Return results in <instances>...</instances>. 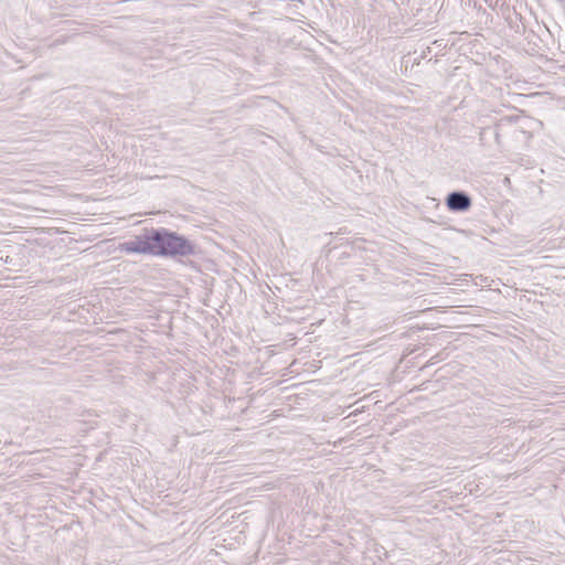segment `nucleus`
Segmentation results:
<instances>
[{
	"label": "nucleus",
	"mask_w": 565,
	"mask_h": 565,
	"mask_svg": "<svg viewBox=\"0 0 565 565\" xmlns=\"http://www.w3.org/2000/svg\"><path fill=\"white\" fill-rule=\"evenodd\" d=\"M154 256L183 258L196 254V245L185 236L164 227L154 228Z\"/></svg>",
	"instance_id": "nucleus-1"
},
{
	"label": "nucleus",
	"mask_w": 565,
	"mask_h": 565,
	"mask_svg": "<svg viewBox=\"0 0 565 565\" xmlns=\"http://www.w3.org/2000/svg\"><path fill=\"white\" fill-rule=\"evenodd\" d=\"M154 227L143 228L142 233L132 239L119 244L118 249L125 254H142L154 256Z\"/></svg>",
	"instance_id": "nucleus-2"
},
{
	"label": "nucleus",
	"mask_w": 565,
	"mask_h": 565,
	"mask_svg": "<svg viewBox=\"0 0 565 565\" xmlns=\"http://www.w3.org/2000/svg\"><path fill=\"white\" fill-rule=\"evenodd\" d=\"M471 205L472 200L465 191H452L446 198V206L451 212H466Z\"/></svg>",
	"instance_id": "nucleus-3"
},
{
	"label": "nucleus",
	"mask_w": 565,
	"mask_h": 565,
	"mask_svg": "<svg viewBox=\"0 0 565 565\" xmlns=\"http://www.w3.org/2000/svg\"><path fill=\"white\" fill-rule=\"evenodd\" d=\"M502 124H495L494 126L484 127L479 134V140L483 146H490L493 140L497 145H500V135Z\"/></svg>",
	"instance_id": "nucleus-4"
}]
</instances>
